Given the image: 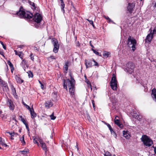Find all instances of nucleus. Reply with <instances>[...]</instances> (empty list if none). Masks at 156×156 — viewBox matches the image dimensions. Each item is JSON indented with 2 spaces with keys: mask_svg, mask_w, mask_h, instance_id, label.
I'll return each mask as SVG.
<instances>
[{
  "mask_svg": "<svg viewBox=\"0 0 156 156\" xmlns=\"http://www.w3.org/2000/svg\"><path fill=\"white\" fill-rule=\"evenodd\" d=\"M39 24V23H35V24H34V25L35 27H36V28H38L39 27V25H40V24Z\"/></svg>",
  "mask_w": 156,
  "mask_h": 156,
  "instance_id": "obj_46",
  "label": "nucleus"
},
{
  "mask_svg": "<svg viewBox=\"0 0 156 156\" xmlns=\"http://www.w3.org/2000/svg\"><path fill=\"white\" fill-rule=\"evenodd\" d=\"M110 131L111 132L112 135L113 136L116 138V134L115 131L113 130V129H112V131L111 130Z\"/></svg>",
  "mask_w": 156,
  "mask_h": 156,
  "instance_id": "obj_29",
  "label": "nucleus"
},
{
  "mask_svg": "<svg viewBox=\"0 0 156 156\" xmlns=\"http://www.w3.org/2000/svg\"><path fill=\"white\" fill-rule=\"evenodd\" d=\"M24 47V45H20L18 46V47L20 48H23Z\"/></svg>",
  "mask_w": 156,
  "mask_h": 156,
  "instance_id": "obj_53",
  "label": "nucleus"
},
{
  "mask_svg": "<svg viewBox=\"0 0 156 156\" xmlns=\"http://www.w3.org/2000/svg\"><path fill=\"white\" fill-rule=\"evenodd\" d=\"M32 118H33L36 116L37 114L34 111V109L32 108V110L30 111Z\"/></svg>",
  "mask_w": 156,
  "mask_h": 156,
  "instance_id": "obj_23",
  "label": "nucleus"
},
{
  "mask_svg": "<svg viewBox=\"0 0 156 156\" xmlns=\"http://www.w3.org/2000/svg\"><path fill=\"white\" fill-rule=\"evenodd\" d=\"M45 107L47 108H48L52 106L53 104L51 101H48L45 103Z\"/></svg>",
  "mask_w": 156,
  "mask_h": 156,
  "instance_id": "obj_14",
  "label": "nucleus"
},
{
  "mask_svg": "<svg viewBox=\"0 0 156 156\" xmlns=\"http://www.w3.org/2000/svg\"><path fill=\"white\" fill-rule=\"evenodd\" d=\"M7 133H9L11 135V139L12 140H13V137L16 136L18 135V133H11L9 132H7Z\"/></svg>",
  "mask_w": 156,
  "mask_h": 156,
  "instance_id": "obj_20",
  "label": "nucleus"
},
{
  "mask_svg": "<svg viewBox=\"0 0 156 156\" xmlns=\"http://www.w3.org/2000/svg\"><path fill=\"white\" fill-rule=\"evenodd\" d=\"M0 54H1V55H3L4 57V53L3 51H0Z\"/></svg>",
  "mask_w": 156,
  "mask_h": 156,
  "instance_id": "obj_56",
  "label": "nucleus"
},
{
  "mask_svg": "<svg viewBox=\"0 0 156 156\" xmlns=\"http://www.w3.org/2000/svg\"><path fill=\"white\" fill-rule=\"evenodd\" d=\"M1 84L3 87L4 86H6V84H7V83H6L5 82L3 81V82H2V83Z\"/></svg>",
  "mask_w": 156,
  "mask_h": 156,
  "instance_id": "obj_50",
  "label": "nucleus"
},
{
  "mask_svg": "<svg viewBox=\"0 0 156 156\" xmlns=\"http://www.w3.org/2000/svg\"><path fill=\"white\" fill-rule=\"evenodd\" d=\"M14 52L16 55H18L21 58L23 59V54L22 52H18L16 50H14Z\"/></svg>",
  "mask_w": 156,
  "mask_h": 156,
  "instance_id": "obj_22",
  "label": "nucleus"
},
{
  "mask_svg": "<svg viewBox=\"0 0 156 156\" xmlns=\"http://www.w3.org/2000/svg\"><path fill=\"white\" fill-rule=\"evenodd\" d=\"M69 64V63L68 62H65V64L63 68L64 69V72L65 73H67Z\"/></svg>",
  "mask_w": 156,
  "mask_h": 156,
  "instance_id": "obj_21",
  "label": "nucleus"
},
{
  "mask_svg": "<svg viewBox=\"0 0 156 156\" xmlns=\"http://www.w3.org/2000/svg\"><path fill=\"white\" fill-rule=\"evenodd\" d=\"M32 139L34 141L35 140V139H36V138L35 136H34L32 137Z\"/></svg>",
  "mask_w": 156,
  "mask_h": 156,
  "instance_id": "obj_58",
  "label": "nucleus"
},
{
  "mask_svg": "<svg viewBox=\"0 0 156 156\" xmlns=\"http://www.w3.org/2000/svg\"><path fill=\"white\" fill-rule=\"evenodd\" d=\"M0 43L2 45L3 48L5 50H6V47L5 46L3 42L2 41H0Z\"/></svg>",
  "mask_w": 156,
  "mask_h": 156,
  "instance_id": "obj_41",
  "label": "nucleus"
},
{
  "mask_svg": "<svg viewBox=\"0 0 156 156\" xmlns=\"http://www.w3.org/2000/svg\"><path fill=\"white\" fill-rule=\"evenodd\" d=\"M152 96L154 100L156 102V89L155 88L152 90Z\"/></svg>",
  "mask_w": 156,
  "mask_h": 156,
  "instance_id": "obj_16",
  "label": "nucleus"
},
{
  "mask_svg": "<svg viewBox=\"0 0 156 156\" xmlns=\"http://www.w3.org/2000/svg\"><path fill=\"white\" fill-rule=\"evenodd\" d=\"M91 101H92V103L93 105V107L94 109H95V104L94 103V100H92Z\"/></svg>",
  "mask_w": 156,
  "mask_h": 156,
  "instance_id": "obj_44",
  "label": "nucleus"
},
{
  "mask_svg": "<svg viewBox=\"0 0 156 156\" xmlns=\"http://www.w3.org/2000/svg\"><path fill=\"white\" fill-rule=\"evenodd\" d=\"M110 86L112 90H116L117 85V81L116 79V76L114 73L113 74L112 77L110 81Z\"/></svg>",
  "mask_w": 156,
  "mask_h": 156,
  "instance_id": "obj_4",
  "label": "nucleus"
},
{
  "mask_svg": "<svg viewBox=\"0 0 156 156\" xmlns=\"http://www.w3.org/2000/svg\"><path fill=\"white\" fill-rule=\"evenodd\" d=\"M126 70L129 73H132L134 71L135 65L134 63L130 62L126 65Z\"/></svg>",
  "mask_w": 156,
  "mask_h": 156,
  "instance_id": "obj_6",
  "label": "nucleus"
},
{
  "mask_svg": "<svg viewBox=\"0 0 156 156\" xmlns=\"http://www.w3.org/2000/svg\"><path fill=\"white\" fill-rule=\"evenodd\" d=\"M135 6L133 4H129L127 7V9L128 11L130 13L132 12L133 8Z\"/></svg>",
  "mask_w": 156,
  "mask_h": 156,
  "instance_id": "obj_12",
  "label": "nucleus"
},
{
  "mask_svg": "<svg viewBox=\"0 0 156 156\" xmlns=\"http://www.w3.org/2000/svg\"><path fill=\"white\" fill-rule=\"evenodd\" d=\"M142 140L144 144L146 146L149 147L153 144V142L146 135L142 136Z\"/></svg>",
  "mask_w": 156,
  "mask_h": 156,
  "instance_id": "obj_5",
  "label": "nucleus"
},
{
  "mask_svg": "<svg viewBox=\"0 0 156 156\" xmlns=\"http://www.w3.org/2000/svg\"><path fill=\"white\" fill-rule=\"evenodd\" d=\"M26 126V128L27 129V130L28 131H29V126H28V124L27 123L26 124H25V125Z\"/></svg>",
  "mask_w": 156,
  "mask_h": 156,
  "instance_id": "obj_47",
  "label": "nucleus"
},
{
  "mask_svg": "<svg viewBox=\"0 0 156 156\" xmlns=\"http://www.w3.org/2000/svg\"><path fill=\"white\" fill-rule=\"evenodd\" d=\"M87 118L89 120H90L91 119L90 116L88 115H87Z\"/></svg>",
  "mask_w": 156,
  "mask_h": 156,
  "instance_id": "obj_57",
  "label": "nucleus"
},
{
  "mask_svg": "<svg viewBox=\"0 0 156 156\" xmlns=\"http://www.w3.org/2000/svg\"><path fill=\"white\" fill-rule=\"evenodd\" d=\"M15 79L17 83L21 84L24 81L23 80L21 79L20 77L17 75L15 76Z\"/></svg>",
  "mask_w": 156,
  "mask_h": 156,
  "instance_id": "obj_19",
  "label": "nucleus"
},
{
  "mask_svg": "<svg viewBox=\"0 0 156 156\" xmlns=\"http://www.w3.org/2000/svg\"><path fill=\"white\" fill-rule=\"evenodd\" d=\"M3 87V89L4 90L7 91L8 90V88L7 85V84H6V86H4Z\"/></svg>",
  "mask_w": 156,
  "mask_h": 156,
  "instance_id": "obj_33",
  "label": "nucleus"
},
{
  "mask_svg": "<svg viewBox=\"0 0 156 156\" xmlns=\"http://www.w3.org/2000/svg\"><path fill=\"white\" fill-rule=\"evenodd\" d=\"M51 139H52L53 138V136H51Z\"/></svg>",
  "mask_w": 156,
  "mask_h": 156,
  "instance_id": "obj_64",
  "label": "nucleus"
},
{
  "mask_svg": "<svg viewBox=\"0 0 156 156\" xmlns=\"http://www.w3.org/2000/svg\"><path fill=\"white\" fill-rule=\"evenodd\" d=\"M106 125L108 127V128L110 130H112V128L111 126H110V125L107 123H105Z\"/></svg>",
  "mask_w": 156,
  "mask_h": 156,
  "instance_id": "obj_39",
  "label": "nucleus"
},
{
  "mask_svg": "<svg viewBox=\"0 0 156 156\" xmlns=\"http://www.w3.org/2000/svg\"><path fill=\"white\" fill-rule=\"evenodd\" d=\"M94 63H95V64L94 65V66H99V64L98 63L96 62H94Z\"/></svg>",
  "mask_w": 156,
  "mask_h": 156,
  "instance_id": "obj_52",
  "label": "nucleus"
},
{
  "mask_svg": "<svg viewBox=\"0 0 156 156\" xmlns=\"http://www.w3.org/2000/svg\"><path fill=\"white\" fill-rule=\"evenodd\" d=\"M20 120L23 122L25 125V124L27 123L26 122V120L23 118V117L22 115H20L19 116Z\"/></svg>",
  "mask_w": 156,
  "mask_h": 156,
  "instance_id": "obj_27",
  "label": "nucleus"
},
{
  "mask_svg": "<svg viewBox=\"0 0 156 156\" xmlns=\"http://www.w3.org/2000/svg\"><path fill=\"white\" fill-rule=\"evenodd\" d=\"M23 104L25 105V106H26V105H27V104H26L24 102H23Z\"/></svg>",
  "mask_w": 156,
  "mask_h": 156,
  "instance_id": "obj_61",
  "label": "nucleus"
},
{
  "mask_svg": "<svg viewBox=\"0 0 156 156\" xmlns=\"http://www.w3.org/2000/svg\"><path fill=\"white\" fill-rule=\"evenodd\" d=\"M105 17L107 20H111V19L108 17H107L105 16Z\"/></svg>",
  "mask_w": 156,
  "mask_h": 156,
  "instance_id": "obj_59",
  "label": "nucleus"
},
{
  "mask_svg": "<svg viewBox=\"0 0 156 156\" xmlns=\"http://www.w3.org/2000/svg\"><path fill=\"white\" fill-rule=\"evenodd\" d=\"M91 50L92 51H93L94 53L96 54V55H98L101 56V53H99L97 51H96L95 50L93 49V48L91 49Z\"/></svg>",
  "mask_w": 156,
  "mask_h": 156,
  "instance_id": "obj_26",
  "label": "nucleus"
},
{
  "mask_svg": "<svg viewBox=\"0 0 156 156\" xmlns=\"http://www.w3.org/2000/svg\"><path fill=\"white\" fill-rule=\"evenodd\" d=\"M48 60H50V58H51V59H55V56H51L50 57H48Z\"/></svg>",
  "mask_w": 156,
  "mask_h": 156,
  "instance_id": "obj_45",
  "label": "nucleus"
},
{
  "mask_svg": "<svg viewBox=\"0 0 156 156\" xmlns=\"http://www.w3.org/2000/svg\"><path fill=\"white\" fill-rule=\"evenodd\" d=\"M87 20L89 22V23L91 25H92L93 27L94 28V25L93 21L92 20H89L88 19H87Z\"/></svg>",
  "mask_w": 156,
  "mask_h": 156,
  "instance_id": "obj_37",
  "label": "nucleus"
},
{
  "mask_svg": "<svg viewBox=\"0 0 156 156\" xmlns=\"http://www.w3.org/2000/svg\"><path fill=\"white\" fill-rule=\"evenodd\" d=\"M85 77V82L88 84H90V82L89 80L86 77Z\"/></svg>",
  "mask_w": 156,
  "mask_h": 156,
  "instance_id": "obj_43",
  "label": "nucleus"
},
{
  "mask_svg": "<svg viewBox=\"0 0 156 156\" xmlns=\"http://www.w3.org/2000/svg\"><path fill=\"white\" fill-rule=\"evenodd\" d=\"M16 14L20 18H24L27 19H30L33 17V14L29 12H25L23 7L21 6L19 11Z\"/></svg>",
  "mask_w": 156,
  "mask_h": 156,
  "instance_id": "obj_2",
  "label": "nucleus"
},
{
  "mask_svg": "<svg viewBox=\"0 0 156 156\" xmlns=\"http://www.w3.org/2000/svg\"><path fill=\"white\" fill-rule=\"evenodd\" d=\"M32 55H33V54L32 53H31L30 55V58L32 60H34V57L32 56Z\"/></svg>",
  "mask_w": 156,
  "mask_h": 156,
  "instance_id": "obj_51",
  "label": "nucleus"
},
{
  "mask_svg": "<svg viewBox=\"0 0 156 156\" xmlns=\"http://www.w3.org/2000/svg\"><path fill=\"white\" fill-rule=\"evenodd\" d=\"M24 135H23L20 138V140L21 141V143H23V145H24L26 144L24 140Z\"/></svg>",
  "mask_w": 156,
  "mask_h": 156,
  "instance_id": "obj_25",
  "label": "nucleus"
},
{
  "mask_svg": "<svg viewBox=\"0 0 156 156\" xmlns=\"http://www.w3.org/2000/svg\"><path fill=\"white\" fill-rule=\"evenodd\" d=\"M154 6L155 7H156V2L155 3Z\"/></svg>",
  "mask_w": 156,
  "mask_h": 156,
  "instance_id": "obj_62",
  "label": "nucleus"
},
{
  "mask_svg": "<svg viewBox=\"0 0 156 156\" xmlns=\"http://www.w3.org/2000/svg\"><path fill=\"white\" fill-rule=\"evenodd\" d=\"M117 117L118 118V116H117L115 117L114 121L115 123L118 126H119L120 127H123L122 125L120 123L119 119H116Z\"/></svg>",
  "mask_w": 156,
  "mask_h": 156,
  "instance_id": "obj_17",
  "label": "nucleus"
},
{
  "mask_svg": "<svg viewBox=\"0 0 156 156\" xmlns=\"http://www.w3.org/2000/svg\"><path fill=\"white\" fill-rule=\"evenodd\" d=\"M34 143H36V144H37V145L38 146H39V143H38V142L37 141V140H35L34 141Z\"/></svg>",
  "mask_w": 156,
  "mask_h": 156,
  "instance_id": "obj_55",
  "label": "nucleus"
},
{
  "mask_svg": "<svg viewBox=\"0 0 156 156\" xmlns=\"http://www.w3.org/2000/svg\"><path fill=\"white\" fill-rule=\"evenodd\" d=\"M59 48H58L56 47H54L53 49V52L55 53H57L58 52Z\"/></svg>",
  "mask_w": 156,
  "mask_h": 156,
  "instance_id": "obj_36",
  "label": "nucleus"
},
{
  "mask_svg": "<svg viewBox=\"0 0 156 156\" xmlns=\"http://www.w3.org/2000/svg\"><path fill=\"white\" fill-rule=\"evenodd\" d=\"M3 80H2L1 79H0V84H1L2 82H3Z\"/></svg>",
  "mask_w": 156,
  "mask_h": 156,
  "instance_id": "obj_60",
  "label": "nucleus"
},
{
  "mask_svg": "<svg viewBox=\"0 0 156 156\" xmlns=\"http://www.w3.org/2000/svg\"><path fill=\"white\" fill-rule=\"evenodd\" d=\"M8 63L9 66L10 67L11 69H12V67L13 68V65L9 61L8 62Z\"/></svg>",
  "mask_w": 156,
  "mask_h": 156,
  "instance_id": "obj_40",
  "label": "nucleus"
},
{
  "mask_svg": "<svg viewBox=\"0 0 156 156\" xmlns=\"http://www.w3.org/2000/svg\"><path fill=\"white\" fill-rule=\"evenodd\" d=\"M90 45L91 46V47L92 48H94V46L92 45V42H91V41H90Z\"/></svg>",
  "mask_w": 156,
  "mask_h": 156,
  "instance_id": "obj_54",
  "label": "nucleus"
},
{
  "mask_svg": "<svg viewBox=\"0 0 156 156\" xmlns=\"http://www.w3.org/2000/svg\"><path fill=\"white\" fill-rule=\"evenodd\" d=\"M156 33V27H155L154 29L153 30L152 33L151 34L153 35L154 34H155Z\"/></svg>",
  "mask_w": 156,
  "mask_h": 156,
  "instance_id": "obj_48",
  "label": "nucleus"
},
{
  "mask_svg": "<svg viewBox=\"0 0 156 156\" xmlns=\"http://www.w3.org/2000/svg\"><path fill=\"white\" fill-rule=\"evenodd\" d=\"M123 136L127 139H129L130 137V135L129 134L128 131H123Z\"/></svg>",
  "mask_w": 156,
  "mask_h": 156,
  "instance_id": "obj_13",
  "label": "nucleus"
},
{
  "mask_svg": "<svg viewBox=\"0 0 156 156\" xmlns=\"http://www.w3.org/2000/svg\"><path fill=\"white\" fill-rule=\"evenodd\" d=\"M85 65L87 68L92 66V63L91 61H88L87 60H85Z\"/></svg>",
  "mask_w": 156,
  "mask_h": 156,
  "instance_id": "obj_15",
  "label": "nucleus"
},
{
  "mask_svg": "<svg viewBox=\"0 0 156 156\" xmlns=\"http://www.w3.org/2000/svg\"><path fill=\"white\" fill-rule=\"evenodd\" d=\"M136 43V42L135 39L130 36L129 37L127 42V45L128 47L132 48V50L133 51H134L136 49L135 46Z\"/></svg>",
  "mask_w": 156,
  "mask_h": 156,
  "instance_id": "obj_3",
  "label": "nucleus"
},
{
  "mask_svg": "<svg viewBox=\"0 0 156 156\" xmlns=\"http://www.w3.org/2000/svg\"><path fill=\"white\" fill-rule=\"evenodd\" d=\"M93 61L94 62H95L96 61H95L94 59H93Z\"/></svg>",
  "mask_w": 156,
  "mask_h": 156,
  "instance_id": "obj_63",
  "label": "nucleus"
},
{
  "mask_svg": "<svg viewBox=\"0 0 156 156\" xmlns=\"http://www.w3.org/2000/svg\"><path fill=\"white\" fill-rule=\"evenodd\" d=\"M28 2L29 4L31 5L34 9L36 8L35 5L34 3L31 2L30 1H29Z\"/></svg>",
  "mask_w": 156,
  "mask_h": 156,
  "instance_id": "obj_30",
  "label": "nucleus"
},
{
  "mask_svg": "<svg viewBox=\"0 0 156 156\" xmlns=\"http://www.w3.org/2000/svg\"><path fill=\"white\" fill-rule=\"evenodd\" d=\"M51 119L52 120H54L56 118V117L54 116V113L53 112L50 115Z\"/></svg>",
  "mask_w": 156,
  "mask_h": 156,
  "instance_id": "obj_38",
  "label": "nucleus"
},
{
  "mask_svg": "<svg viewBox=\"0 0 156 156\" xmlns=\"http://www.w3.org/2000/svg\"><path fill=\"white\" fill-rule=\"evenodd\" d=\"M26 108L30 111L32 110V109H31L30 107L27 105H26Z\"/></svg>",
  "mask_w": 156,
  "mask_h": 156,
  "instance_id": "obj_49",
  "label": "nucleus"
},
{
  "mask_svg": "<svg viewBox=\"0 0 156 156\" xmlns=\"http://www.w3.org/2000/svg\"><path fill=\"white\" fill-rule=\"evenodd\" d=\"M42 19L41 15L40 13L37 12L34 15L33 20L35 22L40 23L42 20Z\"/></svg>",
  "mask_w": 156,
  "mask_h": 156,
  "instance_id": "obj_7",
  "label": "nucleus"
},
{
  "mask_svg": "<svg viewBox=\"0 0 156 156\" xmlns=\"http://www.w3.org/2000/svg\"><path fill=\"white\" fill-rule=\"evenodd\" d=\"M7 104L9 106L10 110H13L15 108V105L13 104V101L11 99H8L7 101Z\"/></svg>",
  "mask_w": 156,
  "mask_h": 156,
  "instance_id": "obj_8",
  "label": "nucleus"
},
{
  "mask_svg": "<svg viewBox=\"0 0 156 156\" xmlns=\"http://www.w3.org/2000/svg\"><path fill=\"white\" fill-rule=\"evenodd\" d=\"M20 151L21 152L22 154H25L28 153L29 152V150L27 149L26 150H23L22 151Z\"/></svg>",
  "mask_w": 156,
  "mask_h": 156,
  "instance_id": "obj_34",
  "label": "nucleus"
},
{
  "mask_svg": "<svg viewBox=\"0 0 156 156\" xmlns=\"http://www.w3.org/2000/svg\"><path fill=\"white\" fill-rule=\"evenodd\" d=\"M0 144L3 147H6L7 146L5 143L4 140H3L1 137H0Z\"/></svg>",
  "mask_w": 156,
  "mask_h": 156,
  "instance_id": "obj_24",
  "label": "nucleus"
},
{
  "mask_svg": "<svg viewBox=\"0 0 156 156\" xmlns=\"http://www.w3.org/2000/svg\"><path fill=\"white\" fill-rule=\"evenodd\" d=\"M109 55V53L108 51H105L103 55L104 56L107 57Z\"/></svg>",
  "mask_w": 156,
  "mask_h": 156,
  "instance_id": "obj_31",
  "label": "nucleus"
},
{
  "mask_svg": "<svg viewBox=\"0 0 156 156\" xmlns=\"http://www.w3.org/2000/svg\"><path fill=\"white\" fill-rule=\"evenodd\" d=\"M52 42L54 47L59 48V44L57 40L55 38H53L52 39Z\"/></svg>",
  "mask_w": 156,
  "mask_h": 156,
  "instance_id": "obj_10",
  "label": "nucleus"
},
{
  "mask_svg": "<svg viewBox=\"0 0 156 156\" xmlns=\"http://www.w3.org/2000/svg\"><path fill=\"white\" fill-rule=\"evenodd\" d=\"M39 143H40V144H41V146L42 147V149L45 151H46L47 150V148H46V146L45 144L44 143L42 140L41 139H39Z\"/></svg>",
  "mask_w": 156,
  "mask_h": 156,
  "instance_id": "obj_11",
  "label": "nucleus"
},
{
  "mask_svg": "<svg viewBox=\"0 0 156 156\" xmlns=\"http://www.w3.org/2000/svg\"><path fill=\"white\" fill-rule=\"evenodd\" d=\"M28 74V76L29 77H32L33 76V74L32 73L31 71H29L27 72Z\"/></svg>",
  "mask_w": 156,
  "mask_h": 156,
  "instance_id": "obj_32",
  "label": "nucleus"
},
{
  "mask_svg": "<svg viewBox=\"0 0 156 156\" xmlns=\"http://www.w3.org/2000/svg\"><path fill=\"white\" fill-rule=\"evenodd\" d=\"M11 88L13 94H16V90L13 85L11 86Z\"/></svg>",
  "mask_w": 156,
  "mask_h": 156,
  "instance_id": "obj_28",
  "label": "nucleus"
},
{
  "mask_svg": "<svg viewBox=\"0 0 156 156\" xmlns=\"http://www.w3.org/2000/svg\"><path fill=\"white\" fill-rule=\"evenodd\" d=\"M104 156H111L112 154L110 152L108 151L106 152L104 154Z\"/></svg>",
  "mask_w": 156,
  "mask_h": 156,
  "instance_id": "obj_35",
  "label": "nucleus"
},
{
  "mask_svg": "<svg viewBox=\"0 0 156 156\" xmlns=\"http://www.w3.org/2000/svg\"><path fill=\"white\" fill-rule=\"evenodd\" d=\"M150 30H151L150 33L147 35L145 39V41L146 42H150L153 37V35L151 34L152 30H151V29Z\"/></svg>",
  "mask_w": 156,
  "mask_h": 156,
  "instance_id": "obj_9",
  "label": "nucleus"
},
{
  "mask_svg": "<svg viewBox=\"0 0 156 156\" xmlns=\"http://www.w3.org/2000/svg\"><path fill=\"white\" fill-rule=\"evenodd\" d=\"M71 80L68 79L65 80V79L63 80V86L64 88L67 90V86H68L69 88V92L71 95H73L74 94L75 91V84L74 83L75 80L72 77L71 73L69 74Z\"/></svg>",
  "mask_w": 156,
  "mask_h": 156,
  "instance_id": "obj_1",
  "label": "nucleus"
},
{
  "mask_svg": "<svg viewBox=\"0 0 156 156\" xmlns=\"http://www.w3.org/2000/svg\"><path fill=\"white\" fill-rule=\"evenodd\" d=\"M60 1H61L60 6L61 10L63 12V13H64L65 11L64 9V8L65 6V4L63 0H60Z\"/></svg>",
  "mask_w": 156,
  "mask_h": 156,
  "instance_id": "obj_18",
  "label": "nucleus"
},
{
  "mask_svg": "<svg viewBox=\"0 0 156 156\" xmlns=\"http://www.w3.org/2000/svg\"><path fill=\"white\" fill-rule=\"evenodd\" d=\"M39 82V83L40 84H41V87L42 89H43L44 88V86L43 84L39 80H38Z\"/></svg>",
  "mask_w": 156,
  "mask_h": 156,
  "instance_id": "obj_42",
  "label": "nucleus"
}]
</instances>
